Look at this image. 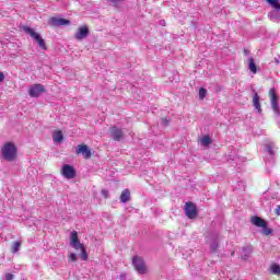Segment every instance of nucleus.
<instances>
[{"instance_id": "nucleus-8", "label": "nucleus", "mask_w": 280, "mask_h": 280, "mask_svg": "<svg viewBox=\"0 0 280 280\" xmlns=\"http://www.w3.org/2000/svg\"><path fill=\"white\" fill-rule=\"evenodd\" d=\"M61 176L71 180L75 176V168L69 164H66L61 167Z\"/></svg>"}, {"instance_id": "nucleus-9", "label": "nucleus", "mask_w": 280, "mask_h": 280, "mask_svg": "<svg viewBox=\"0 0 280 280\" xmlns=\"http://www.w3.org/2000/svg\"><path fill=\"white\" fill-rule=\"evenodd\" d=\"M185 214L189 218V220H194L196 215H198V210L196 209V205L192 202H187L184 208Z\"/></svg>"}, {"instance_id": "nucleus-35", "label": "nucleus", "mask_w": 280, "mask_h": 280, "mask_svg": "<svg viewBox=\"0 0 280 280\" xmlns=\"http://www.w3.org/2000/svg\"><path fill=\"white\" fill-rule=\"evenodd\" d=\"M277 65H279V60H276Z\"/></svg>"}, {"instance_id": "nucleus-28", "label": "nucleus", "mask_w": 280, "mask_h": 280, "mask_svg": "<svg viewBox=\"0 0 280 280\" xmlns=\"http://www.w3.org/2000/svg\"><path fill=\"white\" fill-rule=\"evenodd\" d=\"M101 194H102V196H103L104 198H108V196H109L107 189H103V190L101 191Z\"/></svg>"}, {"instance_id": "nucleus-22", "label": "nucleus", "mask_w": 280, "mask_h": 280, "mask_svg": "<svg viewBox=\"0 0 280 280\" xmlns=\"http://www.w3.org/2000/svg\"><path fill=\"white\" fill-rule=\"evenodd\" d=\"M270 270L272 275H280V266L277 264L271 265Z\"/></svg>"}, {"instance_id": "nucleus-10", "label": "nucleus", "mask_w": 280, "mask_h": 280, "mask_svg": "<svg viewBox=\"0 0 280 280\" xmlns=\"http://www.w3.org/2000/svg\"><path fill=\"white\" fill-rule=\"evenodd\" d=\"M70 23L69 20L62 18H50L48 20V25H50V27H61V25H70Z\"/></svg>"}, {"instance_id": "nucleus-6", "label": "nucleus", "mask_w": 280, "mask_h": 280, "mask_svg": "<svg viewBox=\"0 0 280 280\" xmlns=\"http://www.w3.org/2000/svg\"><path fill=\"white\" fill-rule=\"evenodd\" d=\"M218 240H219L218 233H210L207 236V244H209L211 253H215V250H218V247H219Z\"/></svg>"}, {"instance_id": "nucleus-30", "label": "nucleus", "mask_w": 280, "mask_h": 280, "mask_svg": "<svg viewBox=\"0 0 280 280\" xmlns=\"http://www.w3.org/2000/svg\"><path fill=\"white\" fill-rule=\"evenodd\" d=\"M3 80H5V74H3V72L0 71V82H3Z\"/></svg>"}, {"instance_id": "nucleus-27", "label": "nucleus", "mask_w": 280, "mask_h": 280, "mask_svg": "<svg viewBox=\"0 0 280 280\" xmlns=\"http://www.w3.org/2000/svg\"><path fill=\"white\" fill-rule=\"evenodd\" d=\"M69 260L70 261H78V255H75V253H71L69 256Z\"/></svg>"}, {"instance_id": "nucleus-3", "label": "nucleus", "mask_w": 280, "mask_h": 280, "mask_svg": "<svg viewBox=\"0 0 280 280\" xmlns=\"http://www.w3.org/2000/svg\"><path fill=\"white\" fill-rule=\"evenodd\" d=\"M250 222L254 224V226L262 229L264 235H270L272 233V229L268 228V222L260 217H252Z\"/></svg>"}, {"instance_id": "nucleus-29", "label": "nucleus", "mask_w": 280, "mask_h": 280, "mask_svg": "<svg viewBox=\"0 0 280 280\" xmlns=\"http://www.w3.org/2000/svg\"><path fill=\"white\" fill-rule=\"evenodd\" d=\"M5 280H12L14 279V275L12 273H7L5 277H4Z\"/></svg>"}, {"instance_id": "nucleus-19", "label": "nucleus", "mask_w": 280, "mask_h": 280, "mask_svg": "<svg viewBox=\"0 0 280 280\" xmlns=\"http://www.w3.org/2000/svg\"><path fill=\"white\" fill-rule=\"evenodd\" d=\"M248 69L252 73H257V65H255V59H253V57L248 59Z\"/></svg>"}, {"instance_id": "nucleus-2", "label": "nucleus", "mask_w": 280, "mask_h": 280, "mask_svg": "<svg viewBox=\"0 0 280 280\" xmlns=\"http://www.w3.org/2000/svg\"><path fill=\"white\" fill-rule=\"evenodd\" d=\"M24 32L33 38L37 43V45L45 51L47 49V46L45 45V39L40 36V34L36 33L34 28L30 26H24Z\"/></svg>"}, {"instance_id": "nucleus-31", "label": "nucleus", "mask_w": 280, "mask_h": 280, "mask_svg": "<svg viewBox=\"0 0 280 280\" xmlns=\"http://www.w3.org/2000/svg\"><path fill=\"white\" fill-rule=\"evenodd\" d=\"M162 124H163V126H167V124H170V121L167 120V118H162Z\"/></svg>"}, {"instance_id": "nucleus-13", "label": "nucleus", "mask_w": 280, "mask_h": 280, "mask_svg": "<svg viewBox=\"0 0 280 280\" xmlns=\"http://www.w3.org/2000/svg\"><path fill=\"white\" fill-rule=\"evenodd\" d=\"M77 154H82L83 159H91L92 153L91 149L86 144H80L77 148Z\"/></svg>"}, {"instance_id": "nucleus-26", "label": "nucleus", "mask_w": 280, "mask_h": 280, "mask_svg": "<svg viewBox=\"0 0 280 280\" xmlns=\"http://www.w3.org/2000/svg\"><path fill=\"white\" fill-rule=\"evenodd\" d=\"M266 151L268 152V154H270L271 156H275V149H272L271 144H267L266 145Z\"/></svg>"}, {"instance_id": "nucleus-21", "label": "nucleus", "mask_w": 280, "mask_h": 280, "mask_svg": "<svg viewBox=\"0 0 280 280\" xmlns=\"http://www.w3.org/2000/svg\"><path fill=\"white\" fill-rule=\"evenodd\" d=\"M201 145H203L205 148L211 145V137L209 136H203L201 138Z\"/></svg>"}, {"instance_id": "nucleus-12", "label": "nucleus", "mask_w": 280, "mask_h": 280, "mask_svg": "<svg viewBox=\"0 0 280 280\" xmlns=\"http://www.w3.org/2000/svg\"><path fill=\"white\" fill-rule=\"evenodd\" d=\"M43 93H45V86H43L42 84H35L30 89L31 97H40Z\"/></svg>"}, {"instance_id": "nucleus-15", "label": "nucleus", "mask_w": 280, "mask_h": 280, "mask_svg": "<svg viewBox=\"0 0 280 280\" xmlns=\"http://www.w3.org/2000/svg\"><path fill=\"white\" fill-rule=\"evenodd\" d=\"M63 140H65V136L60 130H57L52 133V141L55 143H62Z\"/></svg>"}, {"instance_id": "nucleus-14", "label": "nucleus", "mask_w": 280, "mask_h": 280, "mask_svg": "<svg viewBox=\"0 0 280 280\" xmlns=\"http://www.w3.org/2000/svg\"><path fill=\"white\" fill-rule=\"evenodd\" d=\"M110 137L114 139V141H121L124 137V131L117 127H112L110 129Z\"/></svg>"}, {"instance_id": "nucleus-24", "label": "nucleus", "mask_w": 280, "mask_h": 280, "mask_svg": "<svg viewBox=\"0 0 280 280\" xmlns=\"http://www.w3.org/2000/svg\"><path fill=\"white\" fill-rule=\"evenodd\" d=\"M20 249H21V242L13 243L12 253H19Z\"/></svg>"}, {"instance_id": "nucleus-25", "label": "nucleus", "mask_w": 280, "mask_h": 280, "mask_svg": "<svg viewBox=\"0 0 280 280\" xmlns=\"http://www.w3.org/2000/svg\"><path fill=\"white\" fill-rule=\"evenodd\" d=\"M203 97H207V90L205 88H201L199 90V100H202Z\"/></svg>"}, {"instance_id": "nucleus-32", "label": "nucleus", "mask_w": 280, "mask_h": 280, "mask_svg": "<svg viewBox=\"0 0 280 280\" xmlns=\"http://www.w3.org/2000/svg\"><path fill=\"white\" fill-rule=\"evenodd\" d=\"M276 214L280 215V206H278V208L276 209Z\"/></svg>"}, {"instance_id": "nucleus-18", "label": "nucleus", "mask_w": 280, "mask_h": 280, "mask_svg": "<svg viewBox=\"0 0 280 280\" xmlns=\"http://www.w3.org/2000/svg\"><path fill=\"white\" fill-rule=\"evenodd\" d=\"M128 200H130V190L125 189V190H122V192L120 195V201L126 203V202H128Z\"/></svg>"}, {"instance_id": "nucleus-7", "label": "nucleus", "mask_w": 280, "mask_h": 280, "mask_svg": "<svg viewBox=\"0 0 280 280\" xmlns=\"http://www.w3.org/2000/svg\"><path fill=\"white\" fill-rule=\"evenodd\" d=\"M70 246L71 248H74V250H80L84 247V244L80 243L77 231H72L70 234Z\"/></svg>"}, {"instance_id": "nucleus-5", "label": "nucleus", "mask_w": 280, "mask_h": 280, "mask_svg": "<svg viewBox=\"0 0 280 280\" xmlns=\"http://www.w3.org/2000/svg\"><path fill=\"white\" fill-rule=\"evenodd\" d=\"M269 97H270L271 108H272L273 113H276V115H280L279 97L277 96V92H276L275 88H271L269 90Z\"/></svg>"}, {"instance_id": "nucleus-1", "label": "nucleus", "mask_w": 280, "mask_h": 280, "mask_svg": "<svg viewBox=\"0 0 280 280\" xmlns=\"http://www.w3.org/2000/svg\"><path fill=\"white\" fill-rule=\"evenodd\" d=\"M1 156L4 161L12 163L16 159V144L7 142L1 147Z\"/></svg>"}, {"instance_id": "nucleus-17", "label": "nucleus", "mask_w": 280, "mask_h": 280, "mask_svg": "<svg viewBox=\"0 0 280 280\" xmlns=\"http://www.w3.org/2000/svg\"><path fill=\"white\" fill-rule=\"evenodd\" d=\"M253 104L256 110H258L259 114H261V104L259 103V94H255L253 97Z\"/></svg>"}, {"instance_id": "nucleus-33", "label": "nucleus", "mask_w": 280, "mask_h": 280, "mask_svg": "<svg viewBox=\"0 0 280 280\" xmlns=\"http://www.w3.org/2000/svg\"><path fill=\"white\" fill-rule=\"evenodd\" d=\"M120 279H121V280H125V279H126V273H121V275H120Z\"/></svg>"}, {"instance_id": "nucleus-20", "label": "nucleus", "mask_w": 280, "mask_h": 280, "mask_svg": "<svg viewBox=\"0 0 280 280\" xmlns=\"http://www.w3.org/2000/svg\"><path fill=\"white\" fill-rule=\"evenodd\" d=\"M267 3H269V5H271V8H273V10H276V12H280V3L279 0H266Z\"/></svg>"}, {"instance_id": "nucleus-23", "label": "nucleus", "mask_w": 280, "mask_h": 280, "mask_svg": "<svg viewBox=\"0 0 280 280\" xmlns=\"http://www.w3.org/2000/svg\"><path fill=\"white\" fill-rule=\"evenodd\" d=\"M79 250H81V259L83 261H86V259H89V255L86 254V249L83 247H81Z\"/></svg>"}, {"instance_id": "nucleus-4", "label": "nucleus", "mask_w": 280, "mask_h": 280, "mask_svg": "<svg viewBox=\"0 0 280 280\" xmlns=\"http://www.w3.org/2000/svg\"><path fill=\"white\" fill-rule=\"evenodd\" d=\"M132 265L136 268L137 272H139V275H145V272H148V267H145L143 258L135 256L132 259Z\"/></svg>"}, {"instance_id": "nucleus-34", "label": "nucleus", "mask_w": 280, "mask_h": 280, "mask_svg": "<svg viewBox=\"0 0 280 280\" xmlns=\"http://www.w3.org/2000/svg\"><path fill=\"white\" fill-rule=\"evenodd\" d=\"M273 15H275V13H271V16H270L271 20H275V16H273Z\"/></svg>"}, {"instance_id": "nucleus-16", "label": "nucleus", "mask_w": 280, "mask_h": 280, "mask_svg": "<svg viewBox=\"0 0 280 280\" xmlns=\"http://www.w3.org/2000/svg\"><path fill=\"white\" fill-rule=\"evenodd\" d=\"M250 253H253L252 247H243L242 253H241V259H248L250 257Z\"/></svg>"}, {"instance_id": "nucleus-11", "label": "nucleus", "mask_w": 280, "mask_h": 280, "mask_svg": "<svg viewBox=\"0 0 280 280\" xmlns=\"http://www.w3.org/2000/svg\"><path fill=\"white\" fill-rule=\"evenodd\" d=\"M89 36V26L82 25L78 28L77 33L74 34V38L77 40H84Z\"/></svg>"}]
</instances>
